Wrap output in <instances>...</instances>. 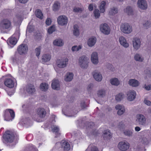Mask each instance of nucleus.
<instances>
[{"mask_svg":"<svg viewBox=\"0 0 151 151\" xmlns=\"http://www.w3.org/2000/svg\"><path fill=\"white\" fill-rule=\"evenodd\" d=\"M51 128L52 131L55 134V137H57L60 135V134L59 132L60 129L58 126L55 125H53L52 126Z\"/></svg>","mask_w":151,"mask_h":151,"instance_id":"26","label":"nucleus"},{"mask_svg":"<svg viewBox=\"0 0 151 151\" xmlns=\"http://www.w3.org/2000/svg\"><path fill=\"white\" fill-rule=\"evenodd\" d=\"M19 1L22 3H27L28 0H18Z\"/></svg>","mask_w":151,"mask_h":151,"instance_id":"58","label":"nucleus"},{"mask_svg":"<svg viewBox=\"0 0 151 151\" xmlns=\"http://www.w3.org/2000/svg\"><path fill=\"white\" fill-rule=\"evenodd\" d=\"M60 145H61V148L64 151H68L70 149V145L66 141H62L60 144L59 143H57L56 144V146Z\"/></svg>","mask_w":151,"mask_h":151,"instance_id":"16","label":"nucleus"},{"mask_svg":"<svg viewBox=\"0 0 151 151\" xmlns=\"http://www.w3.org/2000/svg\"><path fill=\"white\" fill-rule=\"evenodd\" d=\"M124 12L129 16H133L134 14L133 8L131 6H127L124 9Z\"/></svg>","mask_w":151,"mask_h":151,"instance_id":"21","label":"nucleus"},{"mask_svg":"<svg viewBox=\"0 0 151 151\" xmlns=\"http://www.w3.org/2000/svg\"><path fill=\"white\" fill-rule=\"evenodd\" d=\"M101 31L105 35H108L110 33V30L109 26L106 23L101 24L100 26Z\"/></svg>","mask_w":151,"mask_h":151,"instance_id":"15","label":"nucleus"},{"mask_svg":"<svg viewBox=\"0 0 151 151\" xmlns=\"http://www.w3.org/2000/svg\"><path fill=\"white\" fill-rule=\"evenodd\" d=\"M0 28L1 29L10 30L12 28L11 23L7 19H4L0 23Z\"/></svg>","mask_w":151,"mask_h":151,"instance_id":"6","label":"nucleus"},{"mask_svg":"<svg viewBox=\"0 0 151 151\" xmlns=\"http://www.w3.org/2000/svg\"><path fill=\"white\" fill-rule=\"evenodd\" d=\"M20 33L19 31L16 32L10 38L7 40V43L10 47H12L17 43V38L19 37Z\"/></svg>","mask_w":151,"mask_h":151,"instance_id":"1","label":"nucleus"},{"mask_svg":"<svg viewBox=\"0 0 151 151\" xmlns=\"http://www.w3.org/2000/svg\"><path fill=\"white\" fill-rule=\"evenodd\" d=\"M4 137L7 139L9 142H14L16 143L18 139V137L17 135L15 137L14 133L9 131L6 132Z\"/></svg>","mask_w":151,"mask_h":151,"instance_id":"4","label":"nucleus"},{"mask_svg":"<svg viewBox=\"0 0 151 151\" xmlns=\"http://www.w3.org/2000/svg\"><path fill=\"white\" fill-rule=\"evenodd\" d=\"M55 27L54 25H52L48 29L47 32L49 34L52 33L55 30Z\"/></svg>","mask_w":151,"mask_h":151,"instance_id":"46","label":"nucleus"},{"mask_svg":"<svg viewBox=\"0 0 151 151\" xmlns=\"http://www.w3.org/2000/svg\"><path fill=\"white\" fill-rule=\"evenodd\" d=\"M91 60L92 63L94 65H96L99 63L98 53L96 52L92 53L91 56Z\"/></svg>","mask_w":151,"mask_h":151,"instance_id":"18","label":"nucleus"},{"mask_svg":"<svg viewBox=\"0 0 151 151\" xmlns=\"http://www.w3.org/2000/svg\"><path fill=\"white\" fill-rule=\"evenodd\" d=\"M25 90L27 93L30 94L34 93L35 91L34 86L32 85H29L27 86Z\"/></svg>","mask_w":151,"mask_h":151,"instance_id":"27","label":"nucleus"},{"mask_svg":"<svg viewBox=\"0 0 151 151\" xmlns=\"http://www.w3.org/2000/svg\"><path fill=\"white\" fill-rule=\"evenodd\" d=\"M36 16L40 19H42L43 18V15L40 10L37 9L35 12Z\"/></svg>","mask_w":151,"mask_h":151,"instance_id":"40","label":"nucleus"},{"mask_svg":"<svg viewBox=\"0 0 151 151\" xmlns=\"http://www.w3.org/2000/svg\"><path fill=\"white\" fill-rule=\"evenodd\" d=\"M94 7H96V5L93 4H90L88 6V9L90 11H91L93 10Z\"/></svg>","mask_w":151,"mask_h":151,"instance_id":"51","label":"nucleus"},{"mask_svg":"<svg viewBox=\"0 0 151 151\" xmlns=\"http://www.w3.org/2000/svg\"><path fill=\"white\" fill-rule=\"evenodd\" d=\"M134 59L136 61L141 62H143L144 60V57L142 55L138 53H137L134 55Z\"/></svg>","mask_w":151,"mask_h":151,"instance_id":"29","label":"nucleus"},{"mask_svg":"<svg viewBox=\"0 0 151 151\" xmlns=\"http://www.w3.org/2000/svg\"><path fill=\"white\" fill-rule=\"evenodd\" d=\"M13 61L14 62H17V63L18 62V59L16 58H13Z\"/></svg>","mask_w":151,"mask_h":151,"instance_id":"60","label":"nucleus"},{"mask_svg":"<svg viewBox=\"0 0 151 151\" xmlns=\"http://www.w3.org/2000/svg\"><path fill=\"white\" fill-rule=\"evenodd\" d=\"M132 45L134 50H137L141 47V42L139 38L135 37L132 40Z\"/></svg>","mask_w":151,"mask_h":151,"instance_id":"11","label":"nucleus"},{"mask_svg":"<svg viewBox=\"0 0 151 151\" xmlns=\"http://www.w3.org/2000/svg\"><path fill=\"white\" fill-rule=\"evenodd\" d=\"M144 88L147 90H150L151 89V85H145L144 86Z\"/></svg>","mask_w":151,"mask_h":151,"instance_id":"53","label":"nucleus"},{"mask_svg":"<svg viewBox=\"0 0 151 151\" xmlns=\"http://www.w3.org/2000/svg\"><path fill=\"white\" fill-rule=\"evenodd\" d=\"M73 11L76 12H79L82 11L81 8L79 7H75L73 9Z\"/></svg>","mask_w":151,"mask_h":151,"instance_id":"54","label":"nucleus"},{"mask_svg":"<svg viewBox=\"0 0 151 151\" xmlns=\"http://www.w3.org/2000/svg\"><path fill=\"white\" fill-rule=\"evenodd\" d=\"M52 118L55 119V115H52Z\"/></svg>","mask_w":151,"mask_h":151,"instance_id":"63","label":"nucleus"},{"mask_svg":"<svg viewBox=\"0 0 151 151\" xmlns=\"http://www.w3.org/2000/svg\"><path fill=\"white\" fill-rule=\"evenodd\" d=\"M124 95L122 93H119L116 96V100L118 101H121L124 98Z\"/></svg>","mask_w":151,"mask_h":151,"instance_id":"42","label":"nucleus"},{"mask_svg":"<svg viewBox=\"0 0 151 151\" xmlns=\"http://www.w3.org/2000/svg\"><path fill=\"white\" fill-rule=\"evenodd\" d=\"M96 41V37H92L88 39L87 42V44L89 47H91L94 45Z\"/></svg>","mask_w":151,"mask_h":151,"instance_id":"24","label":"nucleus"},{"mask_svg":"<svg viewBox=\"0 0 151 151\" xmlns=\"http://www.w3.org/2000/svg\"><path fill=\"white\" fill-rule=\"evenodd\" d=\"M53 44L55 45L61 46L63 45V43L61 39H57L54 40Z\"/></svg>","mask_w":151,"mask_h":151,"instance_id":"34","label":"nucleus"},{"mask_svg":"<svg viewBox=\"0 0 151 151\" xmlns=\"http://www.w3.org/2000/svg\"><path fill=\"white\" fill-rule=\"evenodd\" d=\"M63 112L64 114L65 115L68 116H74V114H71V113L68 110L64 111V109L63 110Z\"/></svg>","mask_w":151,"mask_h":151,"instance_id":"48","label":"nucleus"},{"mask_svg":"<svg viewBox=\"0 0 151 151\" xmlns=\"http://www.w3.org/2000/svg\"><path fill=\"white\" fill-rule=\"evenodd\" d=\"M110 82L112 85L115 86H118L120 83V82L118 79L115 78L111 79Z\"/></svg>","mask_w":151,"mask_h":151,"instance_id":"36","label":"nucleus"},{"mask_svg":"<svg viewBox=\"0 0 151 151\" xmlns=\"http://www.w3.org/2000/svg\"><path fill=\"white\" fill-rule=\"evenodd\" d=\"M111 108H109V110H109V111H111Z\"/></svg>","mask_w":151,"mask_h":151,"instance_id":"64","label":"nucleus"},{"mask_svg":"<svg viewBox=\"0 0 151 151\" xmlns=\"http://www.w3.org/2000/svg\"><path fill=\"white\" fill-rule=\"evenodd\" d=\"M135 121L139 124L143 125L146 123V120L144 115L140 114H137L135 117Z\"/></svg>","mask_w":151,"mask_h":151,"instance_id":"8","label":"nucleus"},{"mask_svg":"<svg viewBox=\"0 0 151 151\" xmlns=\"http://www.w3.org/2000/svg\"><path fill=\"white\" fill-rule=\"evenodd\" d=\"M93 14L96 19L99 18L100 15V14L98 9H95L93 11Z\"/></svg>","mask_w":151,"mask_h":151,"instance_id":"45","label":"nucleus"},{"mask_svg":"<svg viewBox=\"0 0 151 151\" xmlns=\"http://www.w3.org/2000/svg\"><path fill=\"white\" fill-rule=\"evenodd\" d=\"M89 125H90V128H91V126H94V124L93 123V122H91L90 123H89Z\"/></svg>","mask_w":151,"mask_h":151,"instance_id":"61","label":"nucleus"},{"mask_svg":"<svg viewBox=\"0 0 151 151\" xmlns=\"http://www.w3.org/2000/svg\"><path fill=\"white\" fill-rule=\"evenodd\" d=\"M57 21L59 24L62 26L66 25L68 23V18L64 15H61L58 17Z\"/></svg>","mask_w":151,"mask_h":151,"instance_id":"13","label":"nucleus"},{"mask_svg":"<svg viewBox=\"0 0 151 151\" xmlns=\"http://www.w3.org/2000/svg\"><path fill=\"white\" fill-rule=\"evenodd\" d=\"M82 47V46L81 45H74L72 47L71 50L73 52H77L81 49Z\"/></svg>","mask_w":151,"mask_h":151,"instance_id":"41","label":"nucleus"},{"mask_svg":"<svg viewBox=\"0 0 151 151\" xmlns=\"http://www.w3.org/2000/svg\"><path fill=\"white\" fill-rule=\"evenodd\" d=\"M144 26L147 28L150 26V23L148 21H147L144 24Z\"/></svg>","mask_w":151,"mask_h":151,"instance_id":"52","label":"nucleus"},{"mask_svg":"<svg viewBox=\"0 0 151 151\" xmlns=\"http://www.w3.org/2000/svg\"><path fill=\"white\" fill-rule=\"evenodd\" d=\"M119 41L120 44L124 47L127 48L129 47V44L127 42L125 38L124 37H120L119 38Z\"/></svg>","mask_w":151,"mask_h":151,"instance_id":"22","label":"nucleus"},{"mask_svg":"<svg viewBox=\"0 0 151 151\" xmlns=\"http://www.w3.org/2000/svg\"><path fill=\"white\" fill-rule=\"evenodd\" d=\"M124 133L126 135L130 136L132 135V131L131 130H125L124 131Z\"/></svg>","mask_w":151,"mask_h":151,"instance_id":"49","label":"nucleus"},{"mask_svg":"<svg viewBox=\"0 0 151 151\" xmlns=\"http://www.w3.org/2000/svg\"><path fill=\"white\" fill-rule=\"evenodd\" d=\"M103 137L105 139L110 138L111 136V134L109 130H106L104 131L103 133Z\"/></svg>","mask_w":151,"mask_h":151,"instance_id":"38","label":"nucleus"},{"mask_svg":"<svg viewBox=\"0 0 151 151\" xmlns=\"http://www.w3.org/2000/svg\"><path fill=\"white\" fill-rule=\"evenodd\" d=\"M40 88L42 91H46L48 88V85L46 83H42L40 86Z\"/></svg>","mask_w":151,"mask_h":151,"instance_id":"37","label":"nucleus"},{"mask_svg":"<svg viewBox=\"0 0 151 151\" xmlns=\"http://www.w3.org/2000/svg\"><path fill=\"white\" fill-rule=\"evenodd\" d=\"M105 91L104 89H100L97 92L98 96L100 97H104L105 95Z\"/></svg>","mask_w":151,"mask_h":151,"instance_id":"39","label":"nucleus"},{"mask_svg":"<svg viewBox=\"0 0 151 151\" xmlns=\"http://www.w3.org/2000/svg\"><path fill=\"white\" fill-rule=\"evenodd\" d=\"M135 130L137 132L139 131L140 130V128L139 127H136L135 128Z\"/></svg>","mask_w":151,"mask_h":151,"instance_id":"59","label":"nucleus"},{"mask_svg":"<svg viewBox=\"0 0 151 151\" xmlns=\"http://www.w3.org/2000/svg\"><path fill=\"white\" fill-rule=\"evenodd\" d=\"M30 150H32V151H38V150L34 146L32 145L30 146L29 148Z\"/></svg>","mask_w":151,"mask_h":151,"instance_id":"56","label":"nucleus"},{"mask_svg":"<svg viewBox=\"0 0 151 151\" xmlns=\"http://www.w3.org/2000/svg\"><path fill=\"white\" fill-rule=\"evenodd\" d=\"M89 59L85 55L80 57L78 59V64L82 68L86 69L88 66Z\"/></svg>","mask_w":151,"mask_h":151,"instance_id":"2","label":"nucleus"},{"mask_svg":"<svg viewBox=\"0 0 151 151\" xmlns=\"http://www.w3.org/2000/svg\"><path fill=\"white\" fill-rule=\"evenodd\" d=\"M15 81V79L9 75V76L5 78L4 83L6 86L12 88L14 86Z\"/></svg>","mask_w":151,"mask_h":151,"instance_id":"3","label":"nucleus"},{"mask_svg":"<svg viewBox=\"0 0 151 151\" xmlns=\"http://www.w3.org/2000/svg\"><path fill=\"white\" fill-rule=\"evenodd\" d=\"M73 76V73L68 72L65 76L64 80L66 81H70L72 80Z\"/></svg>","mask_w":151,"mask_h":151,"instance_id":"31","label":"nucleus"},{"mask_svg":"<svg viewBox=\"0 0 151 151\" xmlns=\"http://www.w3.org/2000/svg\"><path fill=\"white\" fill-rule=\"evenodd\" d=\"M41 50V47L40 46L36 48L35 50V52L36 54V56L37 57H39L40 54V51Z\"/></svg>","mask_w":151,"mask_h":151,"instance_id":"47","label":"nucleus"},{"mask_svg":"<svg viewBox=\"0 0 151 151\" xmlns=\"http://www.w3.org/2000/svg\"><path fill=\"white\" fill-rule=\"evenodd\" d=\"M73 35H74L78 36L79 34V30L78 26L75 25L74 26Z\"/></svg>","mask_w":151,"mask_h":151,"instance_id":"43","label":"nucleus"},{"mask_svg":"<svg viewBox=\"0 0 151 151\" xmlns=\"http://www.w3.org/2000/svg\"><path fill=\"white\" fill-rule=\"evenodd\" d=\"M36 116L40 118L44 117L45 115L46 112L44 109L39 108L36 111Z\"/></svg>","mask_w":151,"mask_h":151,"instance_id":"20","label":"nucleus"},{"mask_svg":"<svg viewBox=\"0 0 151 151\" xmlns=\"http://www.w3.org/2000/svg\"><path fill=\"white\" fill-rule=\"evenodd\" d=\"M28 48L27 45L22 44L20 45L17 48V51L20 55H25L27 53Z\"/></svg>","mask_w":151,"mask_h":151,"instance_id":"10","label":"nucleus"},{"mask_svg":"<svg viewBox=\"0 0 151 151\" xmlns=\"http://www.w3.org/2000/svg\"><path fill=\"white\" fill-rule=\"evenodd\" d=\"M145 104L148 106L151 105V101L147 99H145L144 101Z\"/></svg>","mask_w":151,"mask_h":151,"instance_id":"57","label":"nucleus"},{"mask_svg":"<svg viewBox=\"0 0 151 151\" xmlns=\"http://www.w3.org/2000/svg\"><path fill=\"white\" fill-rule=\"evenodd\" d=\"M135 151H145V149L143 147L138 146L136 148H134Z\"/></svg>","mask_w":151,"mask_h":151,"instance_id":"50","label":"nucleus"},{"mask_svg":"<svg viewBox=\"0 0 151 151\" xmlns=\"http://www.w3.org/2000/svg\"><path fill=\"white\" fill-rule=\"evenodd\" d=\"M93 76L95 79L97 81H101L102 79V76L100 73L94 71L93 73Z\"/></svg>","mask_w":151,"mask_h":151,"instance_id":"23","label":"nucleus"},{"mask_svg":"<svg viewBox=\"0 0 151 151\" xmlns=\"http://www.w3.org/2000/svg\"><path fill=\"white\" fill-rule=\"evenodd\" d=\"M128 84L132 87H137L140 84L139 82L135 79H130L128 81Z\"/></svg>","mask_w":151,"mask_h":151,"instance_id":"25","label":"nucleus"},{"mask_svg":"<svg viewBox=\"0 0 151 151\" xmlns=\"http://www.w3.org/2000/svg\"><path fill=\"white\" fill-rule=\"evenodd\" d=\"M46 24L47 25H49L51 24V20L50 19L48 18L46 20Z\"/></svg>","mask_w":151,"mask_h":151,"instance_id":"55","label":"nucleus"},{"mask_svg":"<svg viewBox=\"0 0 151 151\" xmlns=\"http://www.w3.org/2000/svg\"><path fill=\"white\" fill-rule=\"evenodd\" d=\"M118 12V10L117 7H112L110 8L109 14L110 16H114Z\"/></svg>","mask_w":151,"mask_h":151,"instance_id":"30","label":"nucleus"},{"mask_svg":"<svg viewBox=\"0 0 151 151\" xmlns=\"http://www.w3.org/2000/svg\"><path fill=\"white\" fill-rule=\"evenodd\" d=\"M121 124L122 126L121 127H119L120 128V129L123 128L124 126V124Z\"/></svg>","mask_w":151,"mask_h":151,"instance_id":"62","label":"nucleus"},{"mask_svg":"<svg viewBox=\"0 0 151 151\" xmlns=\"http://www.w3.org/2000/svg\"><path fill=\"white\" fill-rule=\"evenodd\" d=\"M106 2L103 1L101 2L99 6V7L101 13H103L105 11V6Z\"/></svg>","mask_w":151,"mask_h":151,"instance_id":"32","label":"nucleus"},{"mask_svg":"<svg viewBox=\"0 0 151 151\" xmlns=\"http://www.w3.org/2000/svg\"><path fill=\"white\" fill-rule=\"evenodd\" d=\"M86 151H99L98 149L95 146L90 145Z\"/></svg>","mask_w":151,"mask_h":151,"instance_id":"44","label":"nucleus"},{"mask_svg":"<svg viewBox=\"0 0 151 151\" xmlns=\"http://www.w3.org/2000/svg\"><path fill=\"white\" fill-rule=\"evenodd\" d=\"M52 87L54 89L58 90L60 88V84L58 80H54L52 83Z\"/></svg>","mask_w":151,"mask_h":151,"instance_id":"28","label":"nucleus"},{"mask_svg":"<svg viewBox=\"0 0 151 151\" xmlns=\"http://www.w3.org/2000/svg\"><path fill=\"white\" fill-rule=\"evenodd\" d=\"M137 5L139 9L142 10H145L148 8L147 3L146 0H138Z\"/></svg>","mask_w":151,"mask_h":151,"instance_id":"14","label":"nucleus"},{"mask_svg":"<svg viewBox=\"0 0 151 151\" xmlns=\"http://www.w3.org/2000/svg\"><path fill=\"white\" fill-rule=\"evenodd\" d=\"M126 95L127 100L129 101H134L136 98V93L133 90H130L127 92Z\"/></svg>","mask_w":151,"mask_h":151,"instance_id":"12","label":"nucleus"},{"mask_svg":"<svg viewBox=\"0 0 151 151\" xmlns=\"http://www.w3.org/2000/svg\"><path fill=\"white\" fill-rule=\"evenodd\" d=\"M129 147V144L126 141L120 142L118 145V149L121 151H126L128 150Z\"/></svg>","mask_w":151,"mask_h":151,"instance_id":"9","label":"nucleus"},{"mask_svg":"<svg viewBox=\"0 0 151 151\" xmlns=\"http://www.w3.org/2000/svg\"><path fill=\"white\" fill-rule=\"evenodd\" d=\"M60 7V4L58 1L55 2L53 5V10L54 11H57L59 9Z\"/></svg>","mask_w":151,"mask_h":151,"instance_id":"35","label":"nucleus"},{"mask_svg":"<svg viewBox=\"0 0 151 151\" xmlns=\"http://www.w3.org/2000/svg\"><path fill=\"white\" fill-rule=\"evenodd\" d=\"M115 108L116 109L118 110L117 113L119 115H121L125 112V108L123 105L118 104L115 106Z\"/></svg>","mask_w":151,"mask_h":151,"instance_id":"19","label":"nucleus"},{"mask_svg":"<svg viewBox=\"0 0 151 151\" xmlns=\"http://www.w3.org/2000/svg\"><path fill=\"white\" fill-rule=\"evenodd\" d=\"M121 31L123 33L129 34L132 31V26L128 23L122 24L120 26Z\"/></svg>","mask_w":151,"mask_h":151,"instance_id":"5","label":"nucleus"},{"mask_svg":"<svg viewBox=\"0 0 151 151\" xmlns=\"http://www.w3.org/2000/svg\"><path fill=\"white\" fill-rule=\"evenodd\" d=\"M51 56L49 54H44L42 57V61L44 62L49 61L50 59Z\"/></svg>","mask_w":151,"mask_h":151,"instance_id":"33","label":"nucleus"},{"mask_svg":"<svg viewBox=\"0 0 151 151\" xmlns=\"http://www.w3.org/2000/svg\"><path fill=\"white\" fill-rule=\"evenodd\" d=\"M10 115L11 116L12 119H13L15 116L14 112L12 110L7 109L5 112L4 120L7 121H9Z\"/></svg>","mask_w":151,"mask_h":151,"instance_id":"17","label":"nucleus"},{"mask_svg":"<svg viewBox=\"0 0 151 151\" xmlns=\"http://www.w3.org/2000/svg\"><path fill=\"white\" fill-rule=\"evenodd\" d=\"M68 59L67 58L64 57L58 59L56 61V65L60 68H63L66 67L68 63Z\"/></svg>","mask_w":151,"mask_h":151,"instance_id":"7","label":"nucleus"}]
</instances>
